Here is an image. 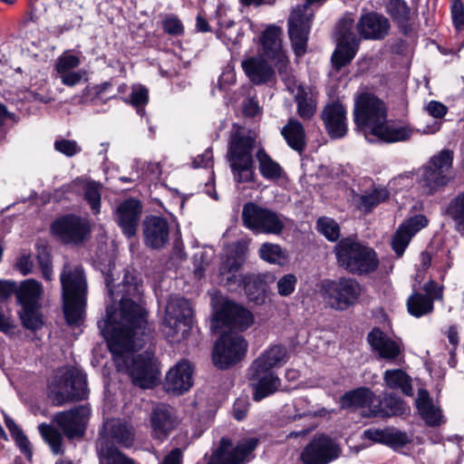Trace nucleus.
<instances>
[{"label": "nucleus", "mask_w": 464, "mask_h": 464, "mask_svg": "<svg viewBox=\"0 0 464 464\" xmlns=\"http://www.w3.org/2000/svg\"><path fill=\"white\" fill-rule=\"evenodd\" d=\"M428 219L423 215H416L400 225L392 240V246L398 256H402L411 238L428 226Z\"/></svg>", "instance_id": "28"}, {"label": "nucleus", "mask_w": 464, "mask_h": 464, "mask_svg": "<svg viewBox=\"0 0 464 464\" xmlns=\"http://www.w3.org/2000/svg\"><path fill=\"white\" fill-rule=\"evenodd\" d=\"M81 189L84 190V199L90 204L93 213H99L101 208V185L97 182L77 178L71 183L63 185L56 190V193H79Z\"/></svg>", "instance_id": "34"}, {"label": "nucleus", "mask_w": 464, "mask_h": 464, "mask_svg": "<svg viewBox=\"0 0 464 464\" xmlns=\"http://www.w3.org/2000/svg\"><path fill=\"white\" fill-rule=\"evenodd\" d=\"M33 260L30 254H22L16 260L14 267L24 276L33 271Z\"/></svg>", "instance_id": "59"}, {"label": "nucleus", "mask_w": 464, "mask_h": 464, "mask_svg": "<svg viewBox=\"0 0 464 464\" xmlns=\"http://www.w3.org/2000/svg\"><path fill=\"white\" fill-rule=\"evenodd\" d=\"M163 29L172 35H179L183 32V25L179 18L173 15L167 16L162 22Z\"/></svg>", "instance_id": "57"}, {"label": "nucleus", "mask_w": 464, "mask_h": 464, "mask_svg": "<svg viewBox=\"0 0 464 464\" xmlns=\"http://www.w3.org/2000/svg\"><path fill=\"white\" fill-rule=\"evenodd\" d=\"M294 407L295 409V413L293 416L294 419H299L312 414L311 411L309 410V402L304 398H298L295 400Z\"/></svg>", "instance_id": "64"}, {"label": "nucleus", "mask_w": 464, "mask_h": 464, "mask_svg": "<svg viewBox=\"0 0 464 464\" xmlns=\"http://www.w3.org/2000/svg\"><path fill=\"white\" fill-rule=\"evenodd\" d=\"M242 220L255 233L279 235L285 227L283 216L252 202L244 206Z\"/></svg>", "instance_id": "16"}, {"label": "nucleus", "mask_w": 464, "mask_h": 464, "mask_svg": "<svg viewBox=\"0 0 464 464\" xmlns=\"http://www.w3.org/2000/svg\"><path fill=\"white\" fill-rule=\"evenodd\" d=\"M297 103V113L304 120L311 119L316 111V102L309 88L299 86L295 95Z\"/></svg>", "instance_id": "41"}, {"label": "nucleus", "mask_w": 464, "mask_h": 464, "mask_svg": "<svg viewBox=\"0 0 464 464\" xmlns=\"http://www.w3.org/2000/svg\"><path fill=\"white\" fill-rule=\"evenodd\" d=\"M427 112L433 118L441 119L448 112V108L437 101H430L425 107Z\"/></svg>", "instance_id": "60"}, {"label": "nucleus", "mask_w": 464, "mask_h": 464, "mask_svg": "<svg viewBox=\"0 0 464 464\" xmlns=\"http://www.w3.org/2000/svg\"><path fill=\"white\" fill-rule=\"evenodd\" d=\"M259 256L269 264L278 266H284L287 262L286 252L277 244H263L259 249Z\"/></svg>", "instance_id": "45"}, {"label": "nucleus", "mask_w": 464, "mask_h": 464, "mask_svg": "<svg viewBox=\"0 0 464 464\" xmlns=\"http://www.w3.org/2000/svg\"><path fill=\"white\" fill-rule=\"evenodd\" d=\"M17 301L22 306L20 318L23 325L29 330H37L43 324L39 313L42 285L34 279L24 280L15 291Z\"/></svg>", "instance_id": "15"}, {"label": "nucleus", "mask_w": 464, "mask_h": 464, "mask_svg": "<svg viewBox=\"0 0 464 464\" xmlns=\"http://www.w3.org/2000/svg\"><path fill=\"white\" fill-rule=\"evenodd\" d=\"M340 455V449L333 440L320 435L306 445L301 454L304 464H328Z\"/></svg>", "instance_id": "23"}, {"label": "nucleus", "mask_w": 464, "mask_h": 464, "mask_svg": "<svg viewBox=\"0 0 464 464\" xmlns=\"http://www.w3.org/2000/svg\"><path fill=\"white\" fill-rule=\"evenodd\" d=\"M177 424L173 409L166 404L155 406L150 414L152 434L159 440L165 439Z\"/></svg>", "instance_id": "35"}, {"label": "nucleus", "mask_w": 464, "mask_h": 464, "mask_svg": "<svg viewBox=\"0 0 464 464\" xmlns=\"http://www.w3.org/2000/svg\"><path fill=\"white\" fill-rule=\"evenodd\" d=\"M415 403L420 417L427 425L440 426L444 422L441 410L430 401L426 390L419 391Z\"/></svg>", "instance_id": "36"}, {"label": "nucleus", "mask_w": 464, "mask_h": 464, "mask_svg": "<svg viewBox=\"0 0 464 464\" xmlns=\"http://www.w3.org/2000/svg\"><path fill=\"white\" fill-rule=\"evenodd\" d=\"M248 401L246 398H238L233 406V415L236 420H242L248 411Z\"/></svg>", "instance_id": "62"}, {"label": "nucleus", "mask_w": 464, "mask_h": 464, "mask_svg": "<svg viewBox=\"0 0 464 464\" xmlns=\"http://www.w3.org/2000/svg\"><path fill=\"white\" fill-rule=\"evenodd\" d=\"M194 368L187 360L174 364L166 373L164 389L173 394H183L193 385Z\"/></svg>", "instance_id": "25"}, {"label": "nucleus", "mask_w": 464, "mask_h": 464, "mask_svg": "<svg viewBox=\"0 0 464 464\" xmlns=\"http://www.w3.org/2000/svg\"><path fill=\"white\" fill-rule=\"evenodd\" d=\"M85 74V70H74L60 73L58 74V76L63 85L68 87H73L81 82Z\"/></svg>", "instance_id": "56"}, {"label": "nucleus", "mask_w": 464, "mask_h": 464, "mask_svg": "<svg viewBox=\"0 0 464 464\" xmlns=\"http://www.w3.org/2000/svg\"><path fill=\"white\" fill-rule=\"evenodd\" d=\"M194 168H212L213 153L211 149H207L201 155L193 160Z\"/></svg>", "instance_id": "63"}, {"label": "nucleus", "mask_w": 464, "mask_h": 464, "mask_svg": "<svg viewBox=\"0 0 464 464\" xmlns=\"http://www.w3.org/2000/svg\"><path fill=\"white\" fill-rule=\"evenodd\" d=\"M143 236L146 246L151 248L163 247L169 242L168 221L158 216L147 217L143 222Z\"/></svg>", "instance_id": "31"}, {"label": "nucleus", "mask_w": 464, "mask_h": 464, "mask_svg": "<svg viewBox=\"0 0 464 464\" xmlns=\"http://www.w3.org/2000/svg\"><path fill=\"white\" fill-rule=\"evenodd\" d=\"M38 430L54 454L62 452V437L51 425L41 423L38 426Z\"/></svg>", "instance_id": "50"}, {"label": "nucleus", "mask_w": 464, "mask_h": 464, "mask_svg": "<svg viewBox=\"0 0 464 464\" xmlns=\"http://www.w3.org/2000/svg\"><path fill=\"white\" fill-rule=\"evenodd\" d=\"M259 44L258 55L246 57L241 63L242 69L246 77L252 83L256 85L270 82L275 74L268 61L273 64L274 63L263 52L262 37L259 40Z\"/></svg>", "instance_id": "26"}, {"label": "nucleus", "mask_w": 464, "mask_h": 464, "mask_svg": "<svg viewBox=\"0 0 464 464\" xmlns=\"http://www.w3.org/2000/svg\"><path fill=\"white\" fill-rule=\"evenodd\" d=\"M387 188L379 187L360 197L359 206L362 209L368 211L389 198Z\"/></svg>", "instance_id": "47"}, {"label": "nucleus", "mask_w": 464, "mask_h": 464, "mask_svg": "<svg viewBox=\"0 0 464 464\" xmlns=\"http://www.w3.org/2000/svg\"><path fill=\"white\" fill-rule=\"evenodd\" d=\"M324 298L332 308L345 310L360 298L362 287L357 280L341 277L324 285Z\"/></svg>", "instance_id": "17"}, {"label": "nucleus", "mask_w": 464, "mask_h": 464, "mask_svg": "<svg viewBox=\"0 0 464 464\" xmlns=\"http://www.w3.org/2000/svg\"><path fill=\"white\" fill-rule=\"evenodd\" d=\"M4 420L6 428L8 429L12 438L15 441V444L20 449V450L24 454V456L28 459H30L32 458V446L28 438L12 418L5 414Z\"/></svg>", "instance_id": "43"}, {"label": "nucleus", "mask_w": 464, "mask_h": 464, "mask_svg": "<svg viewBox=\"0 0 464 464\" xmlns=\"http://www.w3.org/2000/svg\"><path fill=\"white\" fill-rule=\"evenodd\" d=\"M193 310L190 303L179 296L168 299L161 323V332L170 343L186 340L192 329Z\"/></svg>", "instance_id": "9"}, {"label": "nucleus", "mask_w": 464, "mask_h": 464, "mask_svg": "<svg viewBox=\"0 0 464 464\" xmlns=\"http://www.w3.org/2000/svg\"><path fill=\"white\" fill-rule=\"evenodd\" d=\"M140 213V202L133 198L124 200L117 208L116 221L126 237H130L136 234Z\"/></svg>", "instance_id": "33"}, {"label": "nucleus", "mask_w": 464, "mask_h": 464, "mask_svg": "<svg viewBox=\"0 0 464 464\" xmlns=\"http://www.w3.org/2000/svg\"><path fill=\"white\" fill-rule=\"evenodd\" d=\"M63 312L69 324H80L85 315L88 285L81 266L66 264L60 276Z\"/></svg>", "instance_id": "5"}, {"label": "nucleus", "mask_w": 464, "mask_h": 464, "mask_svg": "<svg viewBox=\"0 0 464 464\" xmlns=\"http://www.w3.org/2000/svg\"><path fill=\"white\" fill-rule=\"evenodd\" d=\"M258 168L262 177L267 180H277L284 176L282 167L275 161L263 148H259L256 154Z\"/></svg>", "instance_id": "40"}, {"label": "nucleus", "mask_w": 464, "mask_h": 464, "mask_svg": "<svg viewBox=\"0 0 464 464\" xmlns=\"http://www.w3.org/2000/svg\"><path fill=\"white\" fill-rule=\"evenodd\" d=\"M133 440L132 427L127 421L117 419L106 420L97 442L100 464H134L114 446L119 444L128 448Z\"/></svg>", "instance_id": "6"}, {"label": "nucleus", "mask_w": 464, "mask_h": 464, "mask_svg": "<svg viewBox=\"0 0 464 464\" xmlns=\"http://www.w3.org/2000/svg\"><path fill=\"white\" fill-rule=\"evenodd\" d=\"M324 2V0H305L304 4L298 5L292 10L288 18V34L296 56L305 53L314 7L320 6Z\"/></svg>", "instance_id": "12"}, {"label": "nucleus", "mask_w": 464, "mask_h": 464, "mask_svg": "<svg viewBox=\"0 0 464 464\" xmlns=\"http://www.w3.org/2000/svg\"><path fill=\"white\" fill-rule=\"evenodd\" d=\"M54 149L58 152L67 157H73L82 150L81 147L75 140L66 139H60L55 140Z\"/></svg>", "instance_id": "55"}, {"label": "nucleus", "mask_w": 464, "mask_h": 464, "mask_svg": "<svg viewBox=\"0 0 464 464\" xmlns=\"http://www.w3.org/2000/svg\"><path fill=\"white\" fill-rule=\"evenodd\" d=\"M322 119L332 138L340 139L346 134V110L339 102L327 104L322 112Z\"/></svg>", "instance_id": "30"}, {"label": "nucleus", "mask_w": 464, "mask_h": 464, "mask_svg": "<svg viewBox=\"0 0 464 464\" xmlns=\"http://www.w3.org/2000/svg\"><path fill=\"white\" fill-rule=\"evenodd\" d=\"M317 229L330 241H336L340 237L339 225L330 218H320L317 220Z\"/></svg>", "instance_id": "52"}, {"label": "nucleus", "mask_w": 464, "mask_h": 464, "mask_svg": "<svg viewBox=\"0 0 464 464\" xmlns=\"http://www.w3.org/2000/svg\"><path fill=\"white\" fill-rule=\"evenodd\" d=\"M256 143V134L243 128H237L233 133L227 159L237 183L253 180L255 176L252 150Z\"/></svg>", "instance_id": "7"}, {"label": "nucleus", "mask_w": 464, "mask_h": 464, "mask_svg": "<svg viewBox=\"0 0 464 464\" xmlns=\"http://www.w3.org/2000/svg\"><path fill=\"white\" fill-rule=\"evenodd\" d=\"M338 265L354 275H367L379 266L376 252L370 246L353 239L345 238L334 246Z\"/></svg>", "instance_id": "8"}, {"label": "nucleus", "mask_w": 464, "mask_h": 464, "mask_svg": "<svg viewBox=\"0 0 464 464\" xmlns=\"http://www.w3.org/2000/svg\"><path fill=\"white\" fill-rule=\"evenodd\" d=\"M386 385L392 389H399L404 394L412 395V388L411 384V378L403 371L387 370L383 375Z\"/></svg>", "instance_id": "42"}, {"label": "nucleus", "mask_w": 464, "mask_h": 464, "mask_svg": "<svg viewBox=\"0 0 464 464\" xmlns=\"http://www.w3.org/2000/svg\"><path fill=\"white\" fill-rule=\"evenodd\" d=\"M82 56L71 50L63 52L56 60L55 70L57 74L74 71L81 64Z\"/></svg>", "instance_id": "48"}, {"label": "nucleus", "mask_w": 464, "mask_h": 464, "mask_svg": "<svg viewBox=\"0 0 464 464\" xmlns=\"http://www.w3.org/2000/svg\"><path fill=\"white\" fill-rule=\"evenodd\" d=\"M375 401L376 397L369 389L359 388L346 392L340 404L343 409L367 408L372 415Z\"/></svg>", "instance_id": "37"}, {"label": "nucleus", "mask_w": 464, "mask_h": 464, "mask_svg": "<svg viewBox=\"0 0 464 464\" xmlns=\"http://www.w3.org/2000/svg\"><path fill=\"white\" fill-rule=\"evenodd\" d=\"M246 352L247 342L241 334H223L215 343L213 363L219 369H227L240 362Z\"/></svg>", "instance_id": "20"}, {"label": "nucleus", "mask_w": 464, "mask_h": 464, "mask_svg": "<svg viewBox=\"0 0 464 464\" xmlns=\"http://www.w3.org/2000/svg\"><path fill=\"white\" fill-rule=\"evenodd\" d=\"M89 415L90 409L81 405L57 413L53 420L67 438L73 439L84 434Z\"/></svg>", "instance_id": "24"}, {"label": "nucleus", "mask_w": 464, "mask_h": 464, "mask_svg": "<svg viewBox=\"0 0 464 464\" xmlns=\"http://www.w3.org/2000/svg\"><path fill=\"white\" fill-rule=\"evenodd\" d=\"M39 266L42 270L43 277L46 281L53 279V267L50 256L46 252H42L37 256Z\"/></svg>", "instance_id": "58"}, {"label": "nucleus", "mask_w": 464, "mask_h": 464, "mask_svg": "<svg viewBox=\"0 0 464 464\" xmlns=\"http://www.w3.org/2000/svg\"><path fill=\"white\" fill-rule=\"evenodd\" d=\"M257 442L256 439L251 438L240 441L235 448H232L230 440L223 438L208 464H242L248 460V457L256 449Z\"/></svg>", "instance_id": "22"}, {"label": "nucleus", "mask_w": 464, "mask_h": 464, "mask_svg": "<svg viewBox=\"0 0 464 464\" xmlns=\"http://www.w3.org/2000/svg\"><path fill=\"white\" fill-rule=\"evenodd\" d=\"M149 100L148 90L142 85H133L130 98H123L125 102L130 103L136 107L137 112L143 115L144 106L147 104Z\"/></svg>", "instance_id": "49"}, {"label": "nucleus", "mask_w": 464, "mask_h": 464, "mask_svg": "<svg viewBox=\"0 0 464 464\" xmlns=\"http://www.w3.org/2000/svg\"><path fill=\"white\" fill-rule=\"evenodd\" d=\"M240 28L234 22L220 23L218 32L219 38L228 48L237 45L240 41Z\"/></svg>", "instance_id": "46"}, {"label": "nucleus", "mask_w": 464, "mask_h": 464, "mask_svg": "<svg viewBox=\"0 0 464 464\" xmlns=\"http://www.w3.org/2000/svg\"><path fill=\"white\" fill-rule=\"evenodd\" d=\"M213 326H221L245 331L254 323L253 314L242 305L223 299L220 303L213 302Z\"/></svg>", "instance_id": "18"}, {"label": "nucleus", "mask_w": 464, "mask_h": 464, "mask_svg": "<svg viewBox=\"0 0 464 464\" xmlns=\"http://www.w3.org/2000/svg\"><path fill=\"white\" fill-rule=\"evenodd\" d=\"M423 290L424 295L414 293L407 302L409 313L415 317H420L430 313L433 309V301L440 299L442 295L441 288L432 281L427 283Z\"/></svg>", "instance_id": "29"}, {"label": "nucleus", "mask_w": 464, "mask_h": 464, "mask_svg": "<svg viewBox=\"0 0 464 464\" xmlns=\"http://www.w3.org/2000/svg\"><path fill=\"white\" fill-rule=\"evenodd\" d=\"M52 232L65 244L78 245L82 243L89 235L90 224L85 218L68 215L53 223Z\"/></svg>", "instance_id": "21"}, {"label": "nucleus", "mask_w": 464, "mask_h": 464, "mask_svg": "<svg viewBox=\"0 0 464 464\" xmlns=\"http://www.w3.org/2000/svg\"><path fill=\"white\" fill-rule=\"evenodd\" d=\"M448 214L456 223L459 232L464 233V193L458 196L449 206Z\"/></svg>", "instance_id": "51"}, {"label": "nucleus", "mask_w": 464, "mask_h": 464, "mask_svg": "<svg viewBox=\"0 0 464 464\" xmlns=\"http://www.w3.org/2000/svg\"><path fill=\"white\" fill-rule=\"evenodd\" d=\"M297 277L294 274H286L276 281V292L282 297L290 296L295 290Z\"/></svg>", "instance_id": "53"}, {"label": "nucleus", "mask_w": 464, "mask_h": 464, "mask_svg": "<svg viewBox=\"0 0 464 464\" xmlns=\"http://www.w3.org/2000/svg\"><path fill=\"white\" fill-rule=\"evenodd\" d=\"M410 411L407 404L397 396L389 395L383 401L376 398L372 415H401Z\"/></svg>", "instance_id": "39"}, {"label": "nucleus", "mask_w": 464, "mask_h": 464, "mask_svg": "<svg viewBox=\"0 0 464 464\" xmlns=\"http://www.w3.org/2000/svg\"><path fill=\"white\" fill-rule=\"evenodd\" d=\"M246 247L241 243L228 246L222 258L220 282L230 285L233 282L244 285L245 293L250 301L262 304L266 298V283L263 275L251 274L245 276L236 275L245 262Z\"/></svg>", "instance_id": "4"}, {"label": "nucleus", "mask_w": 464, "mask_h": 464, "mask_svg": "<svg viewBox=\"0 0 464 464\" xmlns=\"http://www.w3.org/2000/svg\"><path fill=\"white\" fill-rule=\"evenodd\" d=\"M357 30L364 39L381 40L388 34L390 22L385 16L371 12L361 16Z\"/></svg>", "instance_id": "32"}, {"label": "nucleus", "mask_w": 464, "mask_h": 464, "mask_svg": "<svg viewBox=\"0 0 464 464\" xmlns=\"http://www.w3.org/2000/svg\"><path fill=\"white\" fill-rule=\"evenodd\" d=\"M451 18L456 31L458 33L464 32V5L461 0H453Z\"/></svg>", "instance_id": "54"}, {"label": "nucleus", "mask_w": 464, "mask_h": 464, "mask_svg": "<svg viewBox=\"0 0 464 464\" xmlns=\"http://www.w3.org/2000/svg\"><path fill=\"white\" fill-rule=\"evenodd\" d=\"M86 394V377L79 372L60 369L49 384V397L55 405L82 400Z\"/></svg>", "instance_id": "11"}, {"label": "nucleus", "mask_w": 464, "mask_h": 464, "mask_svg": "<svg viewBox=\"0 0 464 464\" xmlns=\"http://www.w3.org/2000/svg\"><path fill=\"white\" fill-rule=\"evenodd\" d=\"M262 46L264 53L277 68L286 89L295 96L297 88L303 85L298 83L295 76L287 71L288 59L282 49L281 29L275 25H269L262 34Z\"/></svg>", "instance_id": "13"}, {"label": "nucleus", "mask_w": 464, "mask_h": 464, "mask_svg": "<svg viewBox=\"0 0 464 464\" xmlns=\"http://www.w3.org/2000/svg\"><path fill=\"white\" fill-rule=\"evenodd\" d=\"M410 441L408 435L401 431L387 432L386 443L392 447H401Z\"/></svg>", "instance_id": "61"}, {"label": "nucleus", "mask_w": 464, "mask_h": 464, "mask_svg": "<svg viewBox=\"0 0 464 464\" xmlns=\"http://www.w3.org/2000/svg\"><path fill=\"white\" fill-rule=\"evenodd\" d=\"M109 299L106 316L98 326L107 341L119 372H126L134 385L142 389L156 386L160 379V362L147 350L135 354L150 338L147 313L138 303L141 284L133 269H127L118 285L111 275L105 277Z\"/></svg>", "instance_id": "1"}, {"label": "nucleus", "mask_w": 464, "mask_h": 464, "mask_svg": "<svg viewBox=\"0 0 464 464\" xmlns=\"http://www.w3.org/2000/svg\"><path fill=\"white\" fill-rule=\"evenodd\" d=\"M454 151L443 149L419 169V183L427 194H433L452 179Z\"/></svg>", "instance_id": "10"}, {"label": "nucleus", "mask_w": 464, "mask_h": 464, "mask_svg": "<svg viewBox=\"0 0 464 464\" xmlns=\"http://www.w3.org/2000/svg\"><path fill=\"white\" fill-rule=\"evenodd\" d=\"M262 46L264 53L277 68L286 89L295 96L297 88L303 85L298 83L295 76L287 71L288 59L282 49L281 29L275 25H269L262 34Z\"/></svg>", "instance_id": "14"}, {"label": "nucleus", "mask_w": 464, "mask_h": 464, "mask_svg": "<svg viewBox=\"0 0 464 464\" xmlns=\"http://www.w3.org/2000/svg\"><path fill=\"white\" fill-rule=\"evenodd\" d=\"M353 114L357 127L369 142L404 141L413 134L408 125L388 124L385 104L372 94L363 93L356 99Z\"/></svg>", "instance_id": "2"}, {"label": "nucleus", "mask_w": 464, "mask_h": 464, "mask_svg": "<svg viewBox=\"0 0 464 464\" xmlns=\"http://www.w3.org/2000/svg\"><path fill=\"white\" fill-rule=\"evenodd\" d=\"M353 23L351 15H344L336 25L337 45L332 55V63L336 69L349 63L358 51L359 40L353 33Z\"/></svg>", "instance_id": "19"}, {"label": "nucleus", "mask_w": 464, "mask_h": 464, "mask_svg": "<svg viewBox=\"0 0 464 464\" xmlns=\"http://www.w3.org/2000/svg\"><path fill=\"white\" fill-rule=\"evenodd\" d=\"M368 343L380 358L395 361L403 351L401 340L385 334L378 328L368 334Z\"/></svg>", "instance_id": "27"}, {"label": "nucleus", "mask_w": 464, "mask_h": 464, "mask_svg": "<svg viewBox=\"0 0 464 464\" xmlns=\"http://www.w3.org/2000/svg\"><path fill=\"white\" fill-rule=\"evenodd\" d=\"M289 359V353L284 345L276 344L266 349L252 363L249 369L253 399L259 401L279 390L280 379L272 371L282 367Z\"/></svg>", "instance_id": "3"}, {"label": "nucleus", "mask_w": 464, "mask_h": 464, "mask_svg": "<svg viewBox=\"0 0 464 464\" xmlns=\"http://www.w3.org/2000/svg\"><path fill=\"white\" fill-rule=\"evenodd\" d=\"M281 134L287 145L301 152L305 147V132L304 126L295 119H290L282 128Z\"/></svg>", "instance_id": "38"}, {"label": "nucleus", "mask_w": 464, "mask_h": 464, "mask_svg": "<svg viewBox=\"0 0 464 464\" xmlns=\"http://www.w3.org/2000/svg\"><path fill=\"white\" fill-rule=\"evenodd\" d=\"M386 12L401 28L406 27L411 18L410 7L403 0H389L386 5Z\"/></svg>", "instance_id": "44"}]
</instances>
